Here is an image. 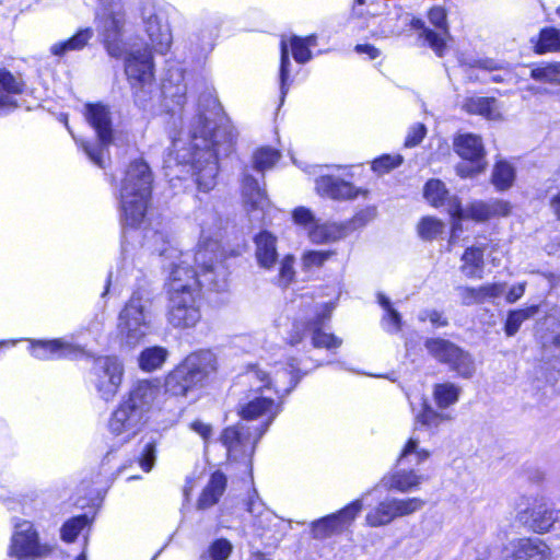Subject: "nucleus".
Returning a JSON list of instances; mask_svg holds the SVG:
<instances>
[{"mask_svg": "<svg viewBox=\"0 0 560 560\" xmlns=\"http://www.w3.org/2000/svg\"><path fill=\"white\" fill-rule=\"evenodd\" d=\"M330 363L318 362L310 366L306 361L289 358L285 362H275L268 369L260 365L248 368L238 381L241 385L248 386L238 400V415L243 420H257L259 424L250 427L241 422L223 430L220 440L229 457L249 464L255 445L280 413L284 397L311 370Z\"/></svg>", "mask_w": 560, "mask_h": 560, "instance_id": "1", "label": "nucleus"}, {"mask_svg": "<svg viewBox=\"0 0 560 560\" xmlns=\"http://www.w3.org/2000/svg\"><path fill=\"white\" fill-rule=\"evenodd\" d=\"M213 112L190 107L179 117L177 130L173 121L172 147L164 160V167H184L191 171L199 192H209L217 185L218 160L234 149V133L228 124L218 122ZM223 121V118H220Z\"/></svg>", "mask_w": 560, "mask_h": 560, "instance_id": "2", "label": "nucleus"}, {"mask_svg": "<svg viewBox=\"0 0 560 560\" xmlns=\"http://www.w3.org/2000/svg\"><path fill=\"white\" fill-rule=\"evenodd\" d=\"M95 26L110 57L124 58V68L135 103L143 110H153L158 91L154 84V62L148 46H129L126 8L122 0H97Z\"/></svg>", "mask_w": 560, "mask_h": 560, "instance_id": "3", "label": "nucleus"}, {"mask_svg": "<svg viewBox=\"0 0 560 560\" xmlns=\"http://www.w3.org/2000/svg\"><path fill=\"white\" fill-rule=\"evenodd\" d=\"M142 247L151 253L170 260V276L167 281V312L168 324L178 329L195 327L201 319L200 289L222 292L228 288H212L203 281L201 270L188 266V254H183L172 245L168 235L158 229L144 228Z\"/></svg>", "mask_w": 560, "mask_h": 560, "instance_id": "4", "label": "nucleus"}, {"mask_svg": "<svg viewBox=\"0 0 560 560\" xmlns=\"http://www.w3.org/2000/svg\"><path fill=\"white\" fill-rule=\"evenodd\" d=\"M194 220L199 228V241L194 256L196 267L207 284L212 288L229 287V266L220 245L222 219L213 201L200 205L194 212Z\"/></svg>", "mask_w": 560, "mask_h": 560, "instance_id": "5", "label": "nucleus"}, {"mask_svg": "<svg viewBox=\"0 0 560 560\" xmlns=\"http://www.w3.org/2000/svg\"><path fill=\"white\" fill-rule=\"evenodd\" d=\"M291 308L298 311L289 337L291 346L305 345L308 341L314 349L335 351L342 345L341 338L324 329L332 312L330 303H317L306 292L292 300Z\"/></svg>", "mask_w": 560, "mask_h": 560, "instance_id": "6", "label": "nucleus"}, {"mask_svg": "<svg viewBox=\"0 0 560 560\" xmlns=\"http://www.w3.org/2000/svg\"><path fill=\"white\" fill-rule=\"evenodd\" d=\"M160 387L152 381H138L112 412L107 429L118 443L124 444L133 439L148 420Z\"/></svg>", "mask_w": 560, "mask_h": 560, "instance_id": "7", "label": "nucleus"}, {"mask_svg": "<svg viewBox=\"0 0 560 560\" xmlns=\"http://www.w3.org/2000/svg\"><path fill=\"white\" fill-rule=\"evenodd\" d=\"M160 387L152 381H138L112 412L107 429L118 443L124 444L133 439L148 420Z\"/></svg>", "mask_w": 560, "mask_h": 560, "instance_id": "8", "label": "nucleus"}, {"mask_svg": "<svg viewBox=\"0 0 560 560\" xmlns=\"http://www.w3.org/2000/svg\"><path fill=\"white\" fill-rule=\"evenodd\" d=\"M152 175L142 160L131 162L120 180L119 213L122 226L137 229L143 222L151 196Z\"/></svg>", "mask_w": 560, "mask_h": 560, "instance_id": "9", "label": "nucleus"}, {"mask_svg": "<svg viewBox=\"0 0 560 560\" xmlns=\"http://www.w3.org/2000/svg\"><path fill=\"white\" fill-rule=\"evenodd\" d=\"M105 322V313L102 311L94 315V317L79 330L71 335V337L55 338V339H28V351L32 357L37 360H78L88 355L85 346L75 342L85 332L89 334L92 340H97L103 331Z\"/></svg>", "mask_w": 560, "mask_h": 560, "instance_id": "10", "label": "nucleus"}, {"mask_svg": "<svg viewBox=\"0 0 560 560\" xmlns=\"http://www.w3.org/2000/svg\"><path fill=\"white\" fill-rule=\"evenodd\" d=\"M217 370V358L210 350L190 353L165 377V392L172 396H187L201 388Z\"/></svg>", "mask_w": 560, "mask_h": 560, "instance_id": "11", "label": "nucleus"}, {"mask_svg": "<svg viewBox=\"0 0 560 560\" xmlns=\"http://www.w3.org/2000/svg\"><path fill=\"white\" fill-rule=\"evenodd\" d=\"M152 292L147 285H139L120 311L118 335L128 347L139 345L151 329Z\"/></svg>", "mask_w": 560, "mask_h": 560, "instance_id": "12", "label": "nucleus"}, {"mask_svg": "<svg viewBox=\"0 0 560 560\" xmlns=\"http://www.w3.org/2000/svg\"><path fill=\"white\" fill-rule=\"evenodd\" d=\"M85 118L95 130L97 140L95 142L78 140L89 159L98 167L104 168L108 156V147L113 141V124L110 112L102 104H88L85 106Z\"/></svg>", "mask_w": 560, "mask_h": 560, "instance_id": "13", "label": "nucleus"}, {"mask_svg": "<svg viewBox=\"0 0 560 560\" xmlns=\"http://www.w3.org/2000/svg\"><path fill=\"white\" fill-rule=\"evenodd\" d=\"M516 521L528 530L544 535L560 527V510L546 502L542 497H526L518 499L515 506Z\"/></svg>", "mask_w": 560, "mask_h": 560, "instance_id": "14", "label": "nucleus"}, {"mask_svg": "<svg viewBox=\"0 0 560 560\" xmlns=\"http://www.w3.org/2000/svg\"><path fill=\"white\" fill-rule=\"evenodd\" d=\"M425 505V501L412 498L386 497L374 506H369L365 524L370 527H382L399 517L412 515Z\"/></svg>", "mask_w": 560, "mask_h": 560, "instance_id": "15", "label": "nucleus"}, {"mask_svg": "<svg viewBox=\"0 0 560 560\" xmlns=\"http://www.w3.org/2000/svg\"><path fill=\"white\" fill-rule=\"evenodd\" d=\"M124 364L118 357L101 355L94 359L90 371V382L100 397L112 400L121 385Z\"/></svg>", "mask_w": 560, "mask_h": 560, "instance_id": "16", "label": "nucleus"}, {"mask_svg": "<svg viewBox=\"0 0 560 560\" xmlns=\"http://www.w3.org/2000/svg\"><path fill=\"white\" fill-rule=\"evenodd\" d=\"M424 346L435 360L448 365L459 376L469 378L475 373V363L471 355L450 340L429 338L425 340Z\"/></svg>", "mask_w": 560, "mask_h": 560, "instance_id": "17", "label": "nucleus"}, {"mask_svg": "<svg viewBox=\"0 0 560 560\" xmlns=\"http://www.w3.org/2000/svg\"><path fill=\"white\" fill-rule=\"evenodd\" d=\"M50 551L49 547L39 541L34 524L27 520H19L14 524L11 537L10 555L18 560H34Z\"/></svg>", "mask_w": 560, "mask_h": 560, "instance_id": "18", "label": "nucleus"}, {"mask_svg": "<svg viewBox=\"0 0 560 560\" xmlns=\"http://www.w3.org/2000/svg\"><path fill=\"white\" fill-rule=\"evenodd\" d=\"M186 92L184 69L178 65H171L162 80L161 95L163 96L165 108L172 115L173 121H176V116L179 119L189 109L185 107Z\"/></svg>", "mask_w": 560, "mask_h": 560, "instance_id": "19", "label": "nucleus"}, {"mask_svg": "<svg viewBox=\"0 0 560 560\" xmlns=\"http://www.w3.org/2000/svg\"><path fill=\"white\" fill-rule=\"evenodd\" d=\"M142 22L153 49L161 55L168 51L172 44L170 25L164 21L158 0H147L140 8Z\"/></svg>", "mask_w": 560, "mask_h": 560, "instance_id": "20", "label": "nucleus"}, {"mask_svg": "<svg viewBox=\"0 0 560 560\" xmlns=\"http://www.w3.org/2000/svg\"><path fill=\"white\" fill-rule=\"evenodd\" d=\"M455 152L465 160L456 167L457 174L463 177H472L485 168V148L479 136L463 133L454 140Z\"/></svg>", "mask_w": 560, "mask_h": 560, "instance_id": "21", "label": "nucleus"}, {"mask_svg": "<svg viewBox=\"0 0 560 560\" xmlns=\"http://www.w3.org/2000/svg\"><path fill=\"white\" fill-rule=\"evenodd\" d=\"M363 508V499H357L336 513L324 516L311 524L315 539H326L348 529Z\"/></svg>", "mask_w": 560, "mask_h": 560, "instance_id": "22", "label": "nucleus"}, {"mask_svg": "<svg viewBox=\"0 0 560 560\" xmlns=\"http://www.w3.org/2000/svg\"><path fill=\"white\" fill-rule=\"evenodd\" d=\"M510 203L503 200L494 199L489 202L474 201L466 208L460 206V211L454 213L452 230L455 234L462 229L460 222L463 220L471 219L478 222L487 221L492 217H505L510 213Z\"/></svg>", "mask_w": 560, "mask_h": 560, "instance_id": "23", "label": "nucleus"}, {"mask_svg": "<svg viewBox=\"0 0 560 560\" xmlns=\"http://www.w3.org/2000/svg\"><path fill=\"white\" fill-rule=\"evenodd\" d=\"M221 24L218 15H209L199 21L189 37V49L197 58H205L213 50Z\"/></svg>", "mask_w": 560, "mask_h": 560, "instance_id": "24", "label": "nucleus"}, {"mask_svg": "<svg viewBox=\"0 0 560 560\" xmlns=\"http://www.w3.org/2000/svg\"><path fill=\"white\" fill-rule=\"evenodd\" d=\"M428 19L436 31L427 27L423 23V27L419 28L420 36L439 57H442L446 50V39L450 38L446 10L435 5L429 11Z\"/></svg>", "mask_w": 560, "mask_h": 560, "instance_id": "25", "label": "nucleus"}, {"mask_svg": "<svg viewBox=\"0 0 560 560\" xmlns=\"http://www.w3.org/2000/svg\"><path fill=\"white\" fill-rule=\"evenodd\" d=\"M549 546L537 537L513 539L504 549V560H549Z\"/></svg>", "mask_w": 560, "mask_h": 560, "instance_id": "26", "label": "nucleus"}, {"mask_svg": "<svg viewBox=\"0 0 560 560\" xmlns=\"http://www.w3.org/2000/svg\"><path fill=\"white\" fill-rule=\"evenodd\" d=\"M408 26L418 30L423 27V21L411 18L402 8L395 7L385 16L380 18L377 28L373 32V36L378 38L399 36Z\"/></svg>", "mask_w": 560, "mask_h": 560, "instance_id": "27", "label": "nucleus"}, {"mask_svg": "<svg viewBox=\"0 0 560 560\" xmlns=\"http://www.w3.org/2000/svg\"><path fill=\"white\" fill-rule=\"evenodd\" d=\"M242 196L252 220L262 221L269 207V200L259 182L249 174H245L243 177Z\"/></svg>", "mask_w": 560, "mask_h": 560, "instance_id": "28", "label": "nucleus"}, {"mask_svg": "<svg viewBox=\"0 0 560 560\" xmlns=\"http://www.w3.org/2000/svg\"><path fill=\"white\" fill-rule=\"evenodd\" d=\"M315 184L319 195L335 200H352L368 192L365 189L332 175H322L316 178Z\"/></svg>", "mask_w": 560, "mask_h": 560, "instance_id": "29", "label": "nucleus"}, {"mask_svg": "<svg viewBox=\"0 0 560 560\" xmlns=\"http://www.w3.org/2000/svg\"><path fill=\"white\" fill-rule=\"evenodd\" d=\"M425 480V476L419 474L415 468L410 466H399L397 464L396 470L385 475L381 483L388 490L408 493L418 490Z\"/></svg>", "mask_w": 560, "mask_h": 560, "instance_id": "30", "label": "nucleus"}, {"mask_svg": "<svg viewBox=\"0 0 560 560\" xmlns=\"http://www.w3.org/2000/svg\"><path fill=\"white\" fill-rule=\"evenodd\" d=\"M423 196L434 208H444L451 217L460 211V201L456 196H451L445 184L440 179H430L424 185Z\"/></svg>", "mask_w": 560, "mask_h": 560, "instance_id": "31", "label": "nucleus"}, {"mask_svg": "<svg viewBox=\"0 0 560 560\" xmlns=\"http://www.w3.org/2000/svg\"><path fill=\"white\" fill-rule=\"evenodd\" d=\"M22 92L23 82L10 71L0 69V115H7L19 106L16 96Z\"/></svg>", "mask_w": 560, "mask_h": 560, "instance_id": "32", "label": "nucleus"}, {"mask_svg": "<svg viewBox=\"0 0 560 560\" xmlns=\"http://www.w3.org/2000/svg\"><path fill=\"white\" fill-rule=\"evenodd\" d=\"M255 258L258 266L271 270L278 262L277 237L268 231H261L255 238Z\"/></svg>", "mask_w": 560, "mask_h": 560, "instance_id": "33", "label": "nucleus"}, {"mask_svg": "<svg viewBox=\"0 0 560 560\" xmlns=\"http://www.w3.org/2000/svg\"><path fill=\"white\" fill-rule=\"evenodd\" d=\"M94 36L91 27L80 28L72 37L52 44L49 51L52 56L65 57L70 52L84 49Z\"/></svg>", "mask_w": 560, "mask_h": 560, "instance_id": "34", "label": "nucleus"}, {"mask_svg": "<svg viewBox=\"0 0 560 560\" xmlns=\"http://www.w3.org/2000/svg\"><path fill=\"white\" fill-rule=\"evenodd\" d=\"M242 504L244 509L252 515L253 525L257 527L258 530H264L266 523L270 521L272 514L266 508L255 488L248 491L246 498L243 499Z\"/></svg>", "mask_w": 560, "mask_h": 560, "instance_id": "35", "label": "nucleus"}, {"mask_svg": "<svg viewBox=\"0 0 560 560\" xmlns=\"http://www.w3.org/2000/svg\"><path fill=\"white\" fill-rule=\"evenodd\" d=\"M485 249L486 247L483 245H474L466 248L462 256V271L466 277L474 279L482 278L485 269Z\"/></svg>", "mask_w": 560, "mask_h": 560, "instance_id": "36", "label": "nucleus"}, {"mask_svg": "<svg viewBox=\"0 0 560 560\" xmlns=\"http://www.w3.org/2000/svg\"><path fill=\"white\" fill-rule=\"evenodd\" d=\"M225 476L220 471L213 472L198 500V508L203 510L218 503L225 490Z\"/></svg>", "mask_w": 560, "mask_h": 560, "instance_id": "37", "label": "nucleus"}, {"mask_svg": "<svg viewBox=\"0 0 560 560\" xmlns=\"http://www.w3.org/2000/svg\"><path fill=\"white\" fill-rule=\"evenodd\" d=\"M348 233V228L337 223H319L317 221L313 230L310 231V240L313 243H327L335 242L345 237Z\"/></svg>", "mask_w": 560, "mask_h": 560, "instance_id": "38", "label": "nucleus"}, {"mask_svg": "<svg viewBox=\"0 0 560 560\" xmlns=\"http://www.w3.org/2000/svg\"><path fill=\"white\" fill-rule=\"evenodd\" d=\"M463 108L469 114L480 115L490 120H494L500 116L497 101L493 97H469L465 101Z\"/></svg>", "mask_w": 560, "mask_h": 560, "instance_id": "39", "label": "nucleus"}, {"mask_svg": "<svg viewBox=\"0 0 560 560\" xmlns=\"http://www.w3.org/2000/svg\"><path fill=\"white\" fill-rule=\"evenodd\" d=\"M431 456L430 451L419 446V440L410 438L405 444L397 464L399 466H419Z\"/></svg>", "mask_w": 560, "mask_h": 560, "instance_id": "40", "label": "nucleus"}, {"mask_svg": "<svg viewBox=\"0 0 560 560\" xmlns=\"http://www.w3.org/2000/svg\"><path fill=\"white\" fill-rule=\"evenodd\" d=\"M377 301L384 311L381 319L382 328L389 334H397L401 329V316L393 307L390 300L383 293L377 294Z\"/></svg>", "mask_w": 560, "mask_h": 560, "instance_id": "41", "label": "nucleus"}, {"mask_svg": "<svg viewBox=\"0 0 560 560\" xmlns=\"http://www.w3.org/2000/svg\"><path fill=\"white\" fill-rule=\"evenodd\" d=\"M168 357V351L160 346L149 347L141 351L139 355V366L145 372L155 371L164 364Z\"/></svg>", "mask_w": 560, "mask_h": 560, "instance_id": "42", "label": "nucleus"}, {"mask_svg": "<svg viewBox=\"0 0 560 560\" xmlns=\"http://www.w3.org/2000/svg\"><path fill=\"white\" fill-rule=\"evenodd\" d=\"M450 420L448 415L435 411L425 400L421 409L416 413V423L430 430L439 428L440 424Z\"/></svg>", "mask_w": 560, "mask_h": 560, "instance_id": "43", "label": "nucleus"}, {"mask_svg": "<svg viewBox=\"0 0 560 560\" xmlns=\"http://www.w3.org/2000/svg\"><path fill=\"white\" fill-rule=\"evenodd\" d=\"M281 154L270 147H261L253 154V167L259 173L271 170L279 161Z\"/></svg>", "mask_w": 560, "mask_h": 560, "instance_id": "44", "label": "nucleus"}, {"mask_svg": "<svg viewBox=\"0 0 560 560\" xmlns=\"http://www.w3.org/2000/svg\"><path fill=\"white\" fill-rule=\"evenodd\" d=\"M460 388L453 383H442L434 386L433 396L440 408H447L458 401Z\"/></svg>", "mask_w": 560, "mask_h": 560, "instance_id": "45", "label": "nucleus"}, {"mask_svg": "<svg viewBox=\"0 0 560 560\" xmlns=\"http://www.w3.org/2000/svg\"><path fill=\"white\" fill-rule=\"evenodd\" d=\"M91 520L86 514L69 518L60 528V538L65 542H73L80 533L89 526Z\"/></svg>", "mask_w": 560, "mask_h": 560, "instance_id": "46", "label": "nucleus"}, {"mask_svg": "<svg viewBox=\"0 0 560 560\" xmlns=\"http://www.w3.org/2000/svg\"><path fill=\"white\" fill-rule=\"evenodd\" d=\"M557 14L560 16V7L557 10ZM536 51L539 54L560 51V31L555 27L541 30L536 44Z\"/></svg>", "mask_w": 560, "mask_h": 560, "instance_id": "47", "label": "nucleus"}, {"mask_svg": "<svg viewBox=\"0 0 560 560\" xmlns=\"http://www.w3.org/2000/svg\"><path fill=\"white\" fill-rule=\"evenodd\" d=\"M515 179V170L506 161L495 163L492 172V183L499 190L510 188Z\"/></svg>", "mask_w": 560, "mask_h": 560, "instance_id": "48", "label": "nucleus"}, {"mask_svg": "<svg viewBox=\"0 0 560 560\" xmlns=\"http://www.w3.org/2000/svg\"><path fill=\"white\" fill-rule=\"evenodd\" d=\"M537 312H538L537 305H532L526 308L510 311L508 314L506 320H505V327H504L505 334L509 337L514 336L518 331L523 322H525L526 319L534 316Z\"/></svg>", "mask_w": 560, "mask_h": 560, "instance_id": "49", "label": "nucleus"}, {"mask_svg": "<svg viewBox=\"0 0 560 560\" xmlns=\"http://www.w3.org/2000/svg\"><path fill=\"white\" fill-rule=\"evenodd\" d=\"M444 223L434 217H424L418 224V234L422 240L431 241L444 231Z\"/></svg>", "mask_w": 560, "mask_h": 560, "instance_id": "50", "label": "nucleus"}, {"mask_svg": "<svg viewBox=\"0 0 560 560\" xmlns=\"http://www.w3.org/2000/svg\"><path fill=\"white\" fill-rule=\"evenodd\" d=\"M530 77L539 82L560 84V63H548L534 68Z\"/></svg>", "mask_w": 560, "mask_h": 560, "instance_id": "51", "label": "nucleus"}, {"mask_svg": "<svg viewBox=\"0 0 560 560\" xmlns=\"http://www.w3.org/2000/svg\"><path fill=\"white\" fill-rule=\"evenodd\" d=\"M332 255L329 250H305L301 257V266L304 271L322 267Z\"/></svg>", "mask_w": 560, "mask_h": 560, "instance_id": "52", "label": "nucleus"}, {"mask_svg": "<svg viewBox=\"0 0 560 560\" xmlns=\"http://www.w3.org/2000/svg\"><path fill=\"white\" fill-rule=\"evenodd\" d=\"M290 56L289 47L284 40H281V58H280V93L281 101L283 102L284 96L289 91V75H290Z\"/></svg>", "mask_w": 560, "mask_h": 560, "instance_id": "53", "label": "nucleus"}, {"mask_svg": "<svg viewBox=\"0 0 560 560\" xmlns=\"http://www.w3.org/2000/svg\"><path fill=\"white\" fill-rule=\"evenodd\" d=\"M295 258L293 255H285L280 260L279 272L276 277V282L278 285L282 288H287L294 279L295 270H294Z\"/></svg>", "mask_w": 560, "mask_h": 560, "instance_id": "54", "label": "nucleus"}, {"mask_svg": "<svg viewBox=\"0 0 560 560\" xmlns=\"http://www.w3.org/2000/svg\"><path fill=\"white\" fill-rule=\"evenodd\" d=\"M402 161L400 154H384L372 162V170L377 174H385L401 165Z\"/></svg>", "mask_w": 560, "mask_h": 560, "instance_id": "55", "label": "nucleus"}, {"mask_svg": "<svg viewBox=\"0 0 560 560\" xmlns=\"http://www.w3.org/2000/svg\"><path fill=\"white\" fill-rule=\"evenodd\" d=\"M293 222L303 228L310 235V231L314 229L317 223V219L314 213L305 207H298L292 212Z\"/></svg>", "mask_w": 560, "mask_h": 560, "instance_id": "56", "label": "nucleus"}, {"mask_svg": "<svg viewBox=\"0 0 560 560\" xmlns=\"http://www.w3.org/2000/svg\"><path fill=\"white\" fill-rule=\"evenodd\" d=\"M290 49L298 63L303 65L312 59V51L302 37L292 36L290 38Z\"/></svg>", "mask_w": 560, "mask_h": 560, "instance_id": "57", "label": "nucleus"}, {"mask_svg": "<svg viewBox=\"0 0 560 560\" xmlns=\"http://www.w3.org/2000/svg\"><path fill=\"white\" fill-rule=\"evenodd\" d=\"M233 550L230 540L218 538L209 546V556L211 560H228Z\"/></svg>", "mask_w": 560, "mask_h": 560, "instance_id": "58", "label": "nucleus"}, {"mask_svg": "<svg viewBox=\"0 0 560 560\" xmlns=\"http://www.w3.org/2000/svg\"><path fill=\"white\" fill-rule=\"evenodd\" d=\"M155 444L153 442H147L141 446L139 452L138 462L140 467L144 471H150L155 463Z\"/></svg>", "mask_w": 560, "mask_h": 560, "instance_id": "59", "label": "nucleus"}, {"mask_svg": "<svg viewBox=\"0 0 560 560\" xmlns=\"http://www.w3.org/2000/svg\"><path fill=\"white\" fill-rule=\"evenodd\" d=\"M480 303L498 298L505 291L504 283H489L477 288Z\"/></svg>", "mask_w": 560, "mask_h": 560, "instance_id": "60", "label": "nucleus"}, {"mask_svg": "<svg viewBox=\"0 0 560 560\" xmlns=\"http://www.w3.org/2000/svg\"><path fill=\"white\" fill-rule=\"evenodd\" d=\"M427 133V128L423 124H415L410 127L407 137L405 139V145L407 148H412L418 145Z\"/></svg>", "mask_w": 560, "mask_h": 560, "instance_id": "61", "label": "nucleus"}, {"mask_svg": "<svg viewBox=\"0 0 560 560\" xmlns=\"http://www.w3.org/2000/svg\"><path fill=\"white\" fill-rule=\"evenodd\" d=\"M456 292L460 300V303L464 305H472L480 303V298L478 295L477 288L460 285L456 288Z\"/></svg>", "mask_w": 560, "mask_h": 560, "instance_id": "62", "label": "nucleus"}, {"mask_svg": "<svg viewBox=\"0 0 560 560\" xmlns=\"http://www.w3.org/2000/svg\"><path fill=\"white\" fill-rule=\"evenodd\" d=\"M419 320H429L434 327H444L447 320L442 316V313L436 310H423L418 315Z\"/></svg>", "mask_w": 560, "mask_h": 560, "instance_id": "63", "label": "nucleus"}, {"mask_svg": "<svg viewBox=\"0 0 560 560\" xmlns=\"http://www.w3.org/2000/svg\"><path fill=\"white\" fill-rule=\"evenodd\" d=\"M190 429L197 434H199L205 442H208L212 436V427L200 420H195L194 422H191Z\"/></svg>", "mask_w": 560, "mask_h": 560, "instance_id": "64", "label": "nucleus"}]
</instances>
